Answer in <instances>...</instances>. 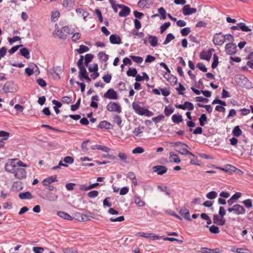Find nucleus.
<instances>
[{
  "label": "nucleus",
  "mask_w": 253,
  "mask_h": 253,
  "mask_svg": "<svg viewBox=\"0 0 253 253\" xmlns=\"http://www.w3.org/2000/svg\"><path fill=\"white\" fill-rule=\"evenodd\" d=\"M174 109L171 108L169 105L166 106L164 110V113L166 116H169L172 113H173Z\"/></svg>",
  "instance_id": "nucleus-44"
},
{
  "label": "nucleus",
  "mask_w": 253,
  "mask_h": 253,
  "mask_svg": "<svg viewBox=\"0 0 253 253\" xmlns=\"http://www.w3.org/2000/svg\"><path fill=\"white\" fill-rule=\"evenodd\" d=\"M158 12L161 16V19L164 20L166 18L167 13L164 8L163 7L159 8L158 9Z\"/></svg>",
  "instance_id": "nucleus-49"
},
{
  "label": "nucleus",
  "mask_w": 253,
  "mask_h": 253,
  "mask_svg": "<svg viewBox=\"0 0 253 253\" xmlns=\"http://www.w3.org/2000/svg\"><path fill=\"white\" fill-rule=\"evenodd\" d=\"M209 230L211 233L213 234H218L220 232L219 228L215 225H211L209 227Z\"/></svg>",
  "instance_id": "nucleus-53"
},
{
  "label": "nucleus",
  "mask_w": 253,
  "mask_h": 253,
  "mask_svg": "<svg viewBox=\"0 0 253 253\" xmlns=\"http://www.w3.org/2000/svg\"><path fill=\"white\" fill-rule=\"evenodd\" d=\"M225 51L228 55H232L237 51V45L233 42H230L226 44Z\"/></svg>",
  "instance_id": "nucleus-9"
},
{
  "label": "nucleus",
  "mask_w": 253,
  "mask_h": 253,
  "mask_svg": "<svg viewBox=\"0 0 253 253\" xmlns=\"http://www.w3.org/2000/svg\"><path fill=\"white\" fill-rule=\"evenodd\" d=\"M170 25L169 22H167L164 23L160 27V32L161 34L163 33Z\"/></svg>",
  "instance_id": "nucleus-51"
},
{
  "label": "nucleus",
  "mask_w": 253,
  "mask_h": 253,
  "mask_svg": "<svg viewBox=\"0 0 253 253\" xmlns=\"http://www.w3.org/2000/svg\"><path fill=\"white\" fill-rule=\"evenodd\" d=\"M57 181H58V179L56 176L53 175L44 179L42 181V183L43 186H47V185L50 184L52 182Z\"/></svg>",
  "instance_id": "nucleus-17"
},
{
  "label": "nucleus",
  "mask_w": 253,
  "mask_h": 253,
  "mask_svg": "<svg viewBox=\"0 0 253 253\" xmlns=\"http://www.w3.org/2000/svg\"><path fill=\"white\" fill-rule=\"evenodd\" d=\"M103 97L105 98L115 100L118 99L117 92L113 88L109 89L104 94Z\"/></svg>",
  "instance_id": "nucleus-11"
},
{
  "label": "nucleus",
  "mask_w": 253,
  "mask_h": 253,
  "mask_svg": "<svg viewBox=\"0 0 253 253\" xmlns=\"http://www.w3.org/2000/svg\"><path fill=\"white\" fill-rule=\"evenodd\" d=\"M132 107L134 112L139 115L147 117H151L154 115V113L152 112L147 109L142 107L135 102L132 103Z\"/></svg>",
  "instance_id": "nucleus-1"
},
{
  "label": "nucleus",
  "mask_w": 253,
  "mask_h": 253,
  "mask_svg": "<svg viewBox=\"0 0 253 253\" xmlns=\"http://www.w3.org/2000/svg\"><path fill=\"white\" fill-rule=\"evenodd\" d=\"M199 120V124L201 126H205L206 122L208 121L207 116L205 114H202Z\"/></svg>",
  "instance_id": "nucleus-40"
},
{
  "label": "nucleus",
  "mask_w": 253,
  "mask_h": 253,
  "mask_svg": "<svg viewBox=\"0 0 253 253\" xmlns=\"http://www.w3.org/2000/svg\"><path fill=\"white\" fill-rule=\"evenodd\" d=\"M242 203L247 208H252L253 206L252 201L251 199H248L242 202Z\"/></svg>",
  "instance_id": "nucleus-59"
},
{
  "label": "nucleus",
  "mask_w": 253,
  "mask_h": 253,
  "mask_svg": "<svg viewBox=\"0 0 253 253\" xmlns=\"http://www.w3.org/2000/svg\"><path fill=\"white\" fill-rule=\"evenodd\" d=\"M144 152V149L141 147H137L132 150L133 154H141Z\"/></svg>",
  "instance_id": "nucleus-62"
},
{
  "label": "nucleus",
  "mask_w": 253,
  "mask_h": 253,
  "mask_svg": "<svg viewBox=\"0 0 253 253\" xmlns=\"http://www.w3.org/2000/svg\"><path fill=\"white\" fill-rule=\"evenodd\" d=\"M57 214L59 216L65 219L68 220H72L73 219V217L71 215L63 211H59L57 212Z\"/></svg>",
  "instance_id": "nucleus-25"
},
{
  "label": "nucleus",
  "mask_w": 253,
  "mask_h": 253,
  "mask_svg": "<svg viewBox=\"0 0 253 253\" xmlns=\"http://www.w3.org/2000/svg\"><path fill=\"white\" fill-rule=\"evenodd\" d=\"M134 203L139 207H142L145 205V202L142 201L140 198L137 196H134Z\"/></svg>",
  "instance_id": "nucleus-36"
},
{
  "label": "nucleus",
  "mask_w": 253,
  "mask_h": 253,
  "mask_svg": "<svg viewBox=\"0 0 253 253\" xmlns=\"http://www.w3.org/2000/svg\"><path fill=\"white\" fill-rule=\"evenodd\" d=\"M137 5L141 8H149L150 6L148 0H139Z\"/></svg>",
  "instance_id": "nucleus-32"
},
{
  "label": "nucleus",
  "mask_w": 253,
  "mask_h": 253,
  "mask_svg": "<svg viewBox=\"0 0 253 253\" xmlns=\"http://www.w3.org/2000/svg\"><path fill=\"white\" fill-rule=\"evenodd\" d=\"M113 119V121L115 123H116L119 126H121L122 120L120 116L118 115H115L114 116Z\"/></svg>",
  "instance_id": "nucleus-46"
},
{
  "label": "nucleus",
  "mask_w": 253,
  "mask_h": 253,
  "mask_svg": "<svg viewBox=\"0 0 253 253\" xmlns=\"http://www.w3.org/2000/svg\"><path fill=\"white\" fill-rule=\"evenodd\" d=\"M106 108L110 112H116L120 113L122 112V108L119 103L111 101L107 105Z\"/></svg>",
  "instance_id": "nucleus-5"
},
{
  "label": "nucleus",
  "mask_w": 253,
  "mask_h": 253,
  "mask_svg": "<svg viewBox=\"0 0 253 253\" xmlns=\"http://www.w3.org/2000/svg\"><path fill=\"white\" fill-rule=\"evenodd\" d=\"M157 187L161 191L165 192L167 195H169L170 194V191L168 189L167 186H165L163 187L161 185H158Z\"/></svg>",
  "instance_id": "nucleus-60"
},
{
  "label": "nucleus",
  "mask_w": 253,
  "mask_h": 253,
  "mask_svg": "<svg viewBox=\"0 0 253 253\" xmlns=\"http://www.w3.org/2000/svg\"><path fill=\"white\" fill-rule=\"evenodd\" d=\"M97 56L99 60L104 62H106L108 59V55L102 51L99 52Z\"/></svg>",
  "instance_id": "nucleus-37"
},
{
  "label": "nucleus",
  "mask_w": 253,
  "mask_h": 253,
  "mask_svg": "<svg viewBox=\"0 0 253 253\" xmlns=\"http://www.w3.org/2000/svg\"><path fill=\"white\" fill-rule=\"evenodd\" d=\"M62 72V69L60 66L53 67L52 69L51 74H55L57 76H59Z\"/></svg>",
  "instance_id": "nucleus-43"
},
{
  "label": "nucleus",
  "mask_w": 253,
  "mask_h": 253,
  "mask_svg": "<svg viewBox=\"0 0 253 253\" xmlns=\"http://www.w3.org/2000/svg\"><path fill=\"white\" fill-rule=\"evenodd\" d=\"M240 24V29L244 32H250L251 31V29L246 26L245 23L241 22L239 23Z\"/></svg>",
  "instance_id": "nucleus-52"
},
{
  "label": "nucleus",
  "mask_w": 253,
  "mask_h": 253,
  "mask_svg": "<svg viewBox=\"0 0 253 253\" xmlns=\"http://www.w3.org/2000/svg\"><path fill=\"white\" fill-rule=\"evenodd\" d=\"M130 58L135 62L137 63H140L142 62L143 58L140 56H137L134 55L130 56Z\"/></svg>",
  "instance_id": "nucleus-54"
},
{
  "label": "nucleus",
  "mask_w": 253,
  "mask_h": 253,
  "mask_svg": "<svg viewBox=\"0 0 253 253\" xmlns=\"http://www.w3.org/2000/svg\"><path fill=\"white\" fill-rule=\"evenodd\" d=\"M235 81L240 86L248 88L250 84V82L244 75L238 74L235 76Z\"/></svg>",
  "instance_id": "nucleus-2"
},
{
  "label": "nucleus",
  "mask_w": 253,
  "mask_h": 253,
  "mask_svg": "<svg viewBox=\"0 0 253 253\" xmlns=\"http://www.w3.org/2000/svg\"><path fill=\"white\" fill-rule=\"evenodd\" d=\"M175 151L178 152L180 154L183 155H187V154L189 153V151L185 148H177L175 149Z\"/></svg>",
  "instance_id": "nucleus-63"
},
{
  "label": "nucleus",
  "mask_w": 253,
  "mask_h": 253,
  "mask_svg": "<svg viewBox=\"0 0 253 253\" xmlns=\"http://www.w3.org/2000/svg\"><path fill=\"white\" fill-rule=\"evenodd\" d=\"M110 42L112 44H120L121 43V39L119 36L117 34H112L109 38Z\"/></svg>",
  "instance_id": "nucleus-21"
},
{
  "label": "nucleus",
  "mask_w": 253,
  "mask_h": 253,
  "mask_svg": "<svg viewBox=\"0 0 253 253\" xmlns=\"http://www.w3.org/2000/svg\"><path fill=\"white\" fill-rule=\"evenodd\" d=\"M76 12L81 14V16L83 17L84 21H86V18L88 16L89 13L85 11L84 9L81 8H78L76 9Z\"/></svg>",
  "instance_id": "nucleus-28"
},
{
  "label": "nucleus",
  "mask_w": 253,
  "mask_h": 253,
  "mask_svg": "<svg viewBox=\"0 0 253 253\" xmlns=\"http://www.w3.org/2000/svg\"><path fill=\"white\" fill-rule=\"evenodd\" d=\"M89 48L84 45H81L80 46V48L77 49V51L79 54H82L85 52L88 51Z\"/></svg>",
  "instance_id": "nucleus-45"
},
{
  "label": "nucleus",
  "mask_w": 253,
  "mask_h": 253,
  "mask_svg": "<svg viewBox=\"0 0 253 253\" xmlns=\"http://www.w3.org/2000/svg\"><path fill=\"white\" fill-rule=\"evenodd\" d=\"M91 149L92 150L97 149V150H101V151L106 152V153L109 152L110 150V149L108 147H107L103 146V145H97V144L92 146L91 147Z\"/></svg>",
  "instance_id": "nucleus-24"
},
{
  "label": "nucleus",
  "mask_w": 253,
  "mask_h": 253,
  "mask_svg": "<svg viewBox=\"0 0 253 253\" xmlns=\"http://www.w3.org/2000/svg\"><path fill=\"white\" fill-rule=\"evenodd\" d=\"M19 197L21 199H31L33 198V196L30 192L27 191L19 194Z\"/></svg>",
  "instance_id": "nucleus-30"
},
{
  "label": "nucleus",
  "mask_w": 253,
  "mask_h": 253,
  "mask_svg": "<svg viewBox=\"0 0 253 253\" xmlns=\"http://www.w3.org/2000/svg\"><path fill=\"white\" fill-rule=\"evenodd\" d=\"M172 122L175 124H178L183 121V118L181 115L173 114L171 117Z\"/></svg>",
  "instance_id": "nucleus-29"
},
{
  "label": "nucleus",
  "mask_w": 253,
  "mask_h": 253,
  "mask_svg": "<svg viewBox=\"0 0 253 253\" xmlns=\"http://www.w3.org/2000/svg\"><path fill=\"white\" fill-rule=\"evenodd\" d=\"M78 220L80 221H86L90 219L91 218H94L95 215L90 212L85 213H78L76 215Z\"/></svg>",
  "instance_id": "nucleus-8"
},
{
  "label": "nucleus",
  "mask_w": 253,
  "mask_h": 253,
  "mask_svg": "<svg viewBox=\"0 0 253 253\" xmlns=\"http://www.w3.org/2000/svg\"><path fill=\"white\" fill-rule=\"evenodd\" d=\"M54 33L55 34L58 35L60 39L65 40L67 38V35L70 33V29L68 26H64L61 30L56 29Z\"/></svg>",
  "instance_id": "nucleus-4"
},
{
  "label": "nucleus",
  "mask_w": 253,
  "mask_h": 253,
  "mask_svg": "<svg viewBox=\"0 0 253 253\" xmlns=\"http://www.w3.org/2000/svg\"><path fill=\"white\" fill-rule=\"evenodd\" d=\"M81 98H79L76 103L74 105H72L71 106V110L72 111H75L76 110H77V109H79V107H80V104H81Z\"/></svg>",
  "instance_id": "nucleus-57"
},
{
  "label": "nucleus",
  "mask_w": 253,
  "mask_h": 253,
  "mask_svg": "<svg viewBox=\"0 0 253 253\" xmlns=\"http://www.w3.org/2000/svg\"><path fill=\"white\" fill-rule=\"evenodd\" d=\"M15 159H12V161H15ZM15 166L13 164V162H8L5 164V170L9 173H12L15 170Z\"/></svg>",
  "instance_id": "nucleus-20"
},
{
  "label": "nucleus",
  "mask_w": 253,
  "mask_h": 253,
  "mask_svg": "<svg viewBox=\"0 0 253 253\" xmlns=\"http://www.w3.org/2000/svg\"><path fill=\"white\" fill-rule=\"evenodd\" d=\"M13 173H14L15 178L18 179H22L26 177V171L23 168L15 169Z\"/></svg>",
  "instance_id": "nucleus-10"
},
{
  "label": "nucleus",
  "mask_w": 253,
  "mask_h": 253,
  "mask_svg": "<svg viewBox=\"0 0 253 253\" xmlns=\"http://www.w3.org/2000/svg\"><path fill=\"white\" fill-rule=\"evenodd\" d=\"M137 74V71L135 68H129L126 72V75L128 76L135 77Z\"/></svg>",
  "instance_id": "nucleus-42"
},
{
  "label": "nucleus",
  "mask_w": 253,
  "mask_h": 253,
  "mask_svg": "<svg viewBox=\"0 0 253 253\" xmlns=\"http://www.w3.org/2000/svg\"><path fill=\"white\" fill-rule=\"evenodd\" d=\"M169 155H170V157H169L170 161L176 163H178L180 162L181 160H180V158L178 157L177 155L174 154L173 153H172V152H170L169 153Z\"/></svg>",
  "instance_id": "nucleus-35"
},
{
  "label": "nucleus",
  "mask_w": 253,
  "mask_h": 253,
  "mask_svg": "<svg viewBox=\"0 0 253 253\" xmlns=\"http://www.w3.org/2000/svg\"><path fill=\"white\" fill-rule=\"evenodd\" d=\"M130 12V8L127 6H124V8L119 12V15L120 17H126L129 14Z\"/></svg>",
  "instance_id": "nucleus-27"
},
{
  "label": "nucleus",
  "mask_w": 253,
  "mask_h": 253,
  "mask_svg": "<svg viewBox=\"0 0 253 253\" xmlns=\"http://www.w3.org/2000/svg\"><path fill=\"white\" fill-rule=\"evenodd\" d=\"M178 86L179 87L176 88V90L178 91V94L184 95V93L183 91L185 90V88L180 83H179Z\"/></svg>",
  "instance_id": "nucleus-56"
},
{
  "label": "nucleus",
  "mask_w": 253,
  "mask_h": 253,
  "mask_svg": "<svg viewBox=\"0 0 253 253\" xmlns=\"http://www.w3.org/2000/svg\"><path fill=\"white\" fill-rule=\"evenodd\" d=\"M179 213L181 216L188 221H191V218L190 217V213L189 210L185 207H182L179 211Z\"/></svg>",
  "instance_id": "nucleus-18"
},
{
  "label": "nucleus",
  "mask_w": 253,
  "mask_h": 253,
  "mask_svg": "<svg viewBox=\"0 0 253 253\" xmlns=\"http://www.w3.org/2000/svg\"><path fill=\"white\" fill-rule=\"evenodd\" d=\"M225 219L217 214H214L213 216V222L219 226H223L225 224Z\"/></svg>",
  "instance_id": "nucleus-16"
},
{
  "label": "nucleus",
  "mask_w": 253,
  "mask_h": 253,
  "mask_svg": "<svg viewBox=\"0 0 253 253\" xmlns=\"http://www.w3.org/2000/svg\"><path fill=\"white\" fill-rule=\"evenodd\" d=\"M217 196V193L214 191H211L206 195L207 198L211 200L215 199Z\"/></svg>",
  "instance_id": "nucleus-50"
},
{
  "label": "nucleus",
  "mask_w": 253,
  "mask_h": 253,
  "mask_svg": "<svg viewBox=\"0 0 253 253\" xmlns=\"http://www.w3.org/2000/svg\"><path fill=\"white\" fill-rule=\"evenodd\" d=\"M75 0H63V5L65 7H72L74 4Z\"/></svg>",
  "instance_id": "nucleus-38"
},
{
  "label": "nucleus",
  "mask_w": 253,
  "mask_h": 253,
  "mask_svg": "<svg viewBox=\"0 0 253 253\" xmlns=\"http://www.w3.org/2000/svg\"><path fill=\"white\" fill-rule=\"evenodd\" d=\"M98 194H99V193L97 191L93 190V191H91L89 192L87 195L88 197L90 198H94L97 197V196L98 195Z\"/></svg>",
  "instance_id": "nucleus-64"
},
{
  "label": "nucleus",
  "mask_w": 253,
  "mask_h": 253,
  "mask_svg": "<svg viewBox=\"0 0 253 253\" xmlns=\"http://www.w3.org/2000/svg\"><path fill=\"white\" fill-rule=\"evenodd\" d=\"M9 136V133L8 132H6L3 130L0 131V137H2L1 139L3 140H5L8 139Z\"/></svg>",
  "instance_id": "nucleus-55"
},
{
  "label": "nucleus",
  "mask_w": 253,
  "mask_h": 253,
  "mask_svg": "<svg viewBox=\"0 0 253 253\" xmlns=\"http://www.w3.org/2000/svg\"><path fill=\"white\" fill-rule=\"evenodd\" d=\"M175 107L176 108L185 110L186 109L189 110H193L194 109V105L190 102L185 101L184 104H175Z\"/></svg>",
  "instance_id": "nucleus-13"
},
{
  "label": "nucleus",
  "mask_w": 253,
  "mask_h": 253,
  "mask_svg": "<svg viewBox=\"0 0 253 253\" xmlns=\"http://www.w3.org/2000/svg\"><path fill=\"white\" fill-rule=\"evenodd\" d=\"M164 77L166 78L171 84H175L177 82V79L175 76L170 74V73H165Z\"/></svg>",
  "instance_id": "nucleus-23"
},
{
  "label": "nucleus",
  "mask_w": 253,
  "mask_h": 253,
  "mask_svg": "<svg viewBox=\"0 0 253 253\" xmlns=\"http://www.w3.org/2000/svg\"><path fill=\"white\" fill-rule=\"evenodd\" d=\"M149 42L151 46L155 47L158 44V38L154 36L149 35L148 37Z\"/></svg>",
  "instance_id": "nucleus-31"
},
{
  "label": "nucleus",
  "mask_w": 253,
  "mask_h": 253,
  "mask_svg": "<svg viewBox=\"0 0 253 253\" xmlns=\"http://www.w3.org/2000/svg\"><path fill=\"white\" fill-rule=\"evenodd\" d=\"M232 134L235 137H239L242 134V130L240 129L239 126H235L233 130Z\"/></svg>",
  "instance_id": "nucleus-34"
},
{
  "label": "nucleus",
  "mask_w": 253,
  "mask_h": 253,
  "mask_svg": "<svg viewBox=\"0 0 253 253\" xmlns=\"http://www.w3.org/2000/svg\"><path fill=\"white\" fill-rule=\"evenodd\" d=\"M60 12L58 10L53 11L51 14V19L52 21H56L59 17Z\"/></svg>",
  "instance_id": "nucleus-48"
},
{
  "label": "nucleus",
  "mask_w": 253,
  "mask_h": 253,
  "mask_svg": "<svg viewBox=\"0 0 253 253\" xmlns=\"http://www.w3.org/2000/svg\"><path fill=\"white\" fill-rule=\"evenodd\" d=\"M20 54L24 56L27 59L30 58V52L28 49L26 47H23L20 49Z\"/></svg>",
  "instance_id": "nucleus-33"
},
{
  "label": "nucleus",
  "mask_w": 253,
  "mask_h": 253,
  "mask_svg": "<svg viewBox=\"0 0 253 253\" xmlns=\"http://www.w3.org/2000/svg\"><path fill=\"white\" fill-rule=\"evenodd\" d=\"M231 252L237 253H247L246 251L248 250L247 249H244L242 248H233L231 250Z\"/></svg>",
  "instance_id": "nucleus-58"
},
{
  "label": "nucleus",
  "mask_w": 253,
  "mask_h": 253,
  "mask_svg": "<svg viewBox=\"0 0 253 253\" xmlns=\"http://www.w3.org/2000/svg\"><path fill=\"white\" fill-rule=\"evenodd\" d=\"M213 61L211 64V68L215 69L218 64V57L216 54H214L213 55Z\"/></svg>",
  "instance_id": "nucleus-47"
},
{
  "label": "nucleus",
  "mask_w": 253,
  "mask_h": 253,
  "mask_svg": "<svg viewBox=\"0 0 253 253\" xmlns=\"http://www.w3.org/2000/svg\"><path fill=\"white\" fill-rule=\"evenodd\" d=\"M58 198V195L56 194L48 192L46 193L45 194V197L43 198L44 199L51 201V202H55L57 200Z\"/></svg>",
  "instance_id": "nucleus-19"
},
{
  "label": "nucleus",
  "mask_w": 253,
  "mask_h": 253,
  "mask_svg": "<svg viewBox=\"0 0 253 253\" xmlns=\"http://www.w3.org/2000/svg\"><path fill=\"white\" fill-rule=\"evenodd\" d=\"M3 89L5 92H15L17 91V86L13 82L8 81L4 84Z\"/></svg>",
  "instance_id": "nucleus-7"
},
{
  "label": "nucleus",
  "mask_w": 253,
  "mask_h": 253,
  "mask_svg": "<svg viewBox=\"0 0 253 253\" xmlns=\"http://www.w3.org/2000/svg\"><path fill=\"white\" fill-rule=\"evenodd\" d=\"M93 55L90 53L86 54L84 56V64L87 66L89 63L92 61Z\"/></svg>",
  "instance_id": "nucleus-39"
},
{
  "label": "nucleus",
  "mask_w": 253,
  "mask_h": 253,
  "mask_svg": "<svg viewBox=\"0 0 253 253\" xmlns=\"http://www.w3.org/2000/svg\"><path fill=\"white\" fill-rule=\"evenodd\" d=\"M197 12V9L195 8H191L190 5H185L182 8V13L185 15H189Z\"/></svg>",
  "instance_id": "nucleus-14"
},
{
  "label": "nucleus",
  "mask_w": 253,
  "mask_h": 253,
  "mask_svg": "<svg viewBox=\"0 0 253 253\" xmlns=\"http://www.w3.org/2000/svg\"><path fill=\"white\" fill-rule=\"evenodd\" d=\"M212 42L215 45H222L225 42L224 35L221 32L216 33L213 37Z\"/></svg>",
  "instance_id": "nucleus-6"
},
{
  "label": "nucleus",
  "mask_w": 253,
  "mask_h": 253,
  "mask_svg": "<svg viewBox=\"0 0 253 253\" xmlns=\"http://www.w3.org/2000/svg\"><path fill=\"white\" fill-rule=\"evenodd\" d=\"M154 172H157L158 175H163L167 172L168 169L166 166L158 165L152 168Z\"/></svg>",
  "instance_id": "nucleus-15"
},
{
  "label": "nucleus",
  "mask_w": 253,
  "mask_h": 253,
  "mask_svg": "<svg viewBox=\"0 0 253 253\" xmlns=\"http://www.w3.org/2000/svg\"><path fill=\"white\" fill-rule=\"evenodd\" d=\"M214 51L213 48H211L208 51H202L200 54V58L209 61Z\"/></svg>",
  "instance_id": "nucleus-12"
},
{
  "label": "nucleus",
  "mask_w": 253,
  "mask_h": 253,
  "mask_svg": "<svg viewBox=\"0 0 253 253\" xmlns=\"http://www.w3.org/2000/svg\"><path fill=\"white\" fill-rule=\"evenodd\" d=\"M229 212H233L235 214L239 215L246 213V210L242 206L239 204H235L227 209Z\"/></svg>",
  "instance_id": "nucleus-3"
},
{
  "label": "nucleus",
  "mask_w": 253,
  "mask_h": 253,
  "mask_svg": "<svg viewBox=\"0 0 253 253\" xmlns=\"http://www.w3.org/2000/svg\"><path fill=\"white\" fill-rule=\"evenodd\" d=\"M180 32L182 36H186L191 32V29L189 27H185L183 28Z\"/></svg>",
  "instance_id": "nucleus-61"
},
{
  "label": "nucleus",
  "mask_w": 253,
  "mask_h": 253,
  "mask_svg": "<svg viewBox=\"0 0 253 253\" xmlns=\"http://www.w3.org/2000/svg\"><path fill=\"white\" fill-rule=\"evenodd\" d=\"M79 78L81 81H84V78L85 76L88 75V73L86 71L85 67H83L81 68H79Z\"/></svg>",
  "instance_id": "nucleus-26"
},
{
  "label": "nucleus",
  "mask_w": 253,
  "mask_h": 253,
  "mask_svg": "<svg viewBox=\"0 0 253 253\" xmlns=\"http://www.w3.org/2000/svg\"><path fill=\"white\" fill-rule=\"evenodd\" d=\"M175 38L174 35L171 33H169L167 35L166 38L164 41L163 44L166 45L170 42L172 40Z\"/></svg>",
  "instance_id": "nucleus-41"
},
{
  "label": "nucleus",
  "mask_w": 253,
  "mask_h": 253,
  "mask_svg": "<svg viewBox=\"0 0 253 253\" xmlns=\"http://www.w3.org/2000/svg\"><path fill=\"white\" fill-rule=\"evenodd\" d=\"M97 127L100 129H110L113 128L112 125L106 121H102L100 122Z\"/></svg>",
  "instance_id": "nucleus-22"
}]
</instances>
